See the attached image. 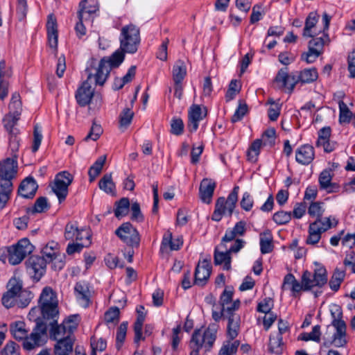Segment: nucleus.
<instances>
[{"label": "nucleus", "mask_w": 355, "mask_h": 355, "mask_svg": "<svg viewBox=\"0 0 355 355\" xmlns=\"http://www.w3.org/2000/svg\"><path fill=\"white\" fill-rule=\"evenodd\" d=\"M35 321V327L29 335L26 324L22 321H17L10 327V333L14 338L23 341L22 347L26 351L42 346L47 336V324L39 318H36Z\"/></svg>", "instance_id": "1"}, {"label": "nucleus", "mask_w": 355, "mask_h": 355, "mask_svg": "<svg viewBox=\"0 0 355 355\" xmlns=\"http://www.w3.org/2000/svg\"><path fill=\"white\" fill-rule=\"evenodd\" d=\"M125 51H116L111 56L104 57L100 61L92 58L85 69L88 79L94 78L95 84L102 86L106 82L111 69L118 67L124 60Z\"/></svg>", "instance_id": "2"}, {"label": "nucleus", "mask_w": 355, "mask_h": 355, "mask_svg": "<svg viewBox=\"0 0 355 355\" xmlns=\"http://www.w3.org/2000/svg\"><path fill=\"white\" fill-rule=\"evenodd\" d=\"M331 315L332 316L331 326H328L327 331L324 334L323 346L329 347L334 346L336 347H342L347 344L346 324L343 320L342 310L340 307L334 304L331 308Z\"/></svg>", "instance_id": "3"}, {"label": "nucleus", "mask_w": 355, "mask_h": 355, "mask_svg": "<svg viewBox=\"0 0 355 355\" xmlns=\"http://www.w3.org/2000/svg\"><path fill=\"white\" fill-rule=\"evenodd\" d=\"M216 333L215 324L209 325L203 333L200 329L195 330L190 341V355H199L200 349L202 347L206 351L209 350L216 339Z\"/></svg>", "instance_id": "4"}, {"label": "nucleus", "mask_w": 355, "mask_h": 355, "mask_svg": "<svg viewBox=\"0 0 355 355\" xmlns=\"http://www.w3.org/2000/svg\"><path fill=\"white\" fill-rule=\"evenodd\" d=\"M39 306L43 319L55 322L56 318H58V300L56 293L51 287L46 286L42 289Z\"/></svg>", "instance_id": "5"}, {"label": "nucleus", "mask_w": 355, "mask_h": 355, "mask_svg": "<svg viewBox=\"0 0 355 355\" xmlns=\"http://www.w3.org/2000/svg\"><path fill=\"white\" fill-rule=\"evenodd\" d=\"M120 49L128 53H135L140 43L139 29L133 24L122 28L120 35Z\"/></svg>", "instance_id": "6"}, {"label": "nucleus", "mask_w": 355, "mask_h": 355, "mask_svg": "<svg viewBox=\"0 0 355 355\" xmlns=\"http://www.w3.org/2000/svg\"><path fill=\"white\" fill-rule=\"evenodd\" d=\"M239 190V187L235 186L227 199L224 197L218 198L215 205V210L211 216L213 220L218 222L221 220L223 215L229 216L232 215L238 200Z\"/></svg>", "instance_id": "7"}, {"label": "nucleus", "mask_w": 355, "mask_h": 355, "mask_svg": "<svg viewBox=\"0 0 355 355\" xmlns=\"http://www.w3.org/2000/svg\"><path fill=\"white\" fill-rule=\"evenodd\" d=\"M338 220L334 217H327L324 220H315L310 223L309 227V235L306 243L308 245H315L321 239L322 233L336 227L338 224Z\"/></svg>", "instance_id": "8"}, {"label": "nucleus", "mask_w": 355, "mask_h": 355, "mask_svg": "<svg viewBox=\"0 0 355 355\" xmlns=\"http://www.w3.org/2000/svg\"><path fill=\"white\" fill-rule=\"evenodd\" d=\"M33 249L34 246L28 239L24 238L19 240L17 244L8 248L9 263L12 265L20 263L27 255L33 251Z\"/></svg>", "instance_id": "9"}, {"label": "nucleus", "mask_w": 355, "mask_h": 355, "mask_svg": "<svg viewBox=\"0 0 355 355\" xmlns=\"http://www.w3.org/2000/svg\"><path fill=\"white\" fill-rule=\"evenodd\" d=\"M73 175L68 171L58 173L55 178L52 190L60 202L64 201L68 195V187L73 182Z\"/></svg>", "instance_id": "10"}, {"label": "nucleus", "mask_w": 355, "mask_h": 355, "mask_svg": "<svg viewBox=\"0 0 355 355\" xmlns=\"http://www.w3.org/2000/svg\"><path fill=\"white\" fill-rule=\"evenodd\" d=\"M302 282L304 291H309L313 287L321 288L327 282V271L322 268L315 270L313 273L305 270L302 275Z\"/></svg>", "instance_id": "11"}, {"label": "nucleus", "mask_w": 355, "mask_h": 355, "mask_svg": "<svg viewBox=\"0 0 355 355\" xmlns=\"http://www.w3.org/2000/svg\"><path fill=\"white\" fill-rule=\"evenodd\" d=\"M115 234L126 245L132 247L139 246L140 242L139 234L131 223H123L116 230Z\"/></svg>", "instance_id": "12"}, {"label": "nucleus", "mask_w": 355, "mask_h": 355, "mask_svg": "<svg viewBox=\"0 0 355 355\" xmlns=\"http://www.w3.org/2000/svg\"><path fill=\"white\" fill-rule=\"evenodd\" d=\"M26 270L31 278L38 282L46 272V264L40 256H31L26 261Z\"/></svg>", "instance_id": "13"}, {"label": "nucleus", "mask_w": 355, "mask_h": 355, "mask_svg": "<svg viewBox=\"0 0 355 355\" xmlns=\"http://www.w3.org/2000/svg\"><path fill=\"white\" fill-rule=\"evenodd\" d=\"M17 159L12 156L0 164V180L12 182L16 178L18 168Z\"/></svg>", "instance_id": "14"}, {"label": "nucleus", "mask_w": 355, "mask_h": 355, "mask_svg": "<svg viewBox=\"0 0 355 355\" xmlns=\"http://www.w3.org/2000/svg\"><path fill=\"white\" fill-rule=\"evenodd\" d=\"M207 116V110L204 107L202 111L200 105H192L188 112V123L187 128L190 132H196L199 126V122Z\"/></svg>", "instance_id": "15"}, {"label": "nucleus", "mask_w": 355, "mask_h": 355, "mask_svg": "<svg viewBox=\"0 0 355 355\" xmlns=\"http://www.w3.org/2000/svg\"><path fill=\"white\" fill-rule=\"evenodd\" d=\"M46 30L49 45L53 49L54 53L56 55L58 41V25L56 18L53 14H50L48 16Z\"/></svg>", "instance_id": "16"}, {"label": "nucleus", "mask_w": 355, "mask_h": 355, "mask_svg": "<svg viewBox=\"0 0 355 355\" xmlns=\"http://www.w3.org/2000/svg\"><path fill=\"white\" fill-rule=\"evenodd\" d=\"M38 185L33 177L26 178L19 184L18 195L24 198L31 199L37 192Z\"/></svg>", "instance_id": "17"}, {"label": "nucleus", "mask_w": 355, "mask_h": 355, "mask_svg": "<svg viewBox=\"0 0 355 355\" xmlns=\"http://www.w3.org/2000/svg\"><path fill=\"white\" fill-rule=\"evenodd\" d=\"M89 79L87 78L84 81L76 93V99L78 105L81 107H85L88 105L94 96V90L89 83Z\"/></svg>", "instance_id": "18"}, {"label": "nucleus", "mask_w": 355, "mask_h": 355, "mask_svg": "<svg viewBox=\"0 0 355 355\" xmlns=\"http://www.w3.org/2000/svg\"><path fill=\"white\" fill-rule=\"evenodd\" d=\"M211 266L209 261L205 259L199 263L196 268L194 274V284L198 286H204L211 274Z\"/></svg>", "instance_id": "19"}, {"label": "nucleus", "mask_w": 355, "mask_h": 355, "mask_svg": "<svg viewBox=\"0 0 355 355\" xmlns=\"http://www.w3.org/2000/svg\"><path fill=\"white\" fill-rule=\"evenodd\" d=\"M275 82L279 85V88H286L289 93H291L298 80L295 76L288 75L287 68L281 69L275 78Z\"/></svg>", "instance_id": "20"}, {"label": "nucleus", "mask_w": 355, "mask_h": 355, "mask_svg": "<svg viewBox=\"0 0 355 355\" xmlns=\"http://www.w3.org/2000/svg\"><path fill=\"white\" fill-rule=\"evenodd\" d=\"M314 158L315 150L311 145H302L295 150V160L300 164L309 165Z\"/></svg>", "instance_id": "21"}, {"label": "nucleus", "mask_w": 355, "mask_h": 355, "mask_svg": "<svg viewBox=\"0 0 355 355\" xmlns=\"http://www.w3.org/2000/svg\"><path fill=\"white\" fill-rule=\"evenodd\" d=\"M58 318H56L55 322L51 320L50 322V338L58 341L61 340H66L67 338H75V336L72 335L69 329L64 327V325H63L62 323L58 324Z\"/></svg>", "instance_id": "22"}, {"label": "nucleus", "mask_w": 355, "mask_h": 355, "mask_svg": "<svg viewBox=\"0 0 355 355\" xmlns=\"http://www.w3.org/2000/svg\"><path fill=\"white\" fill-rule=\"evenodd\" d=\"M78 16L80 19L89 20L99 8L98 0H84L80 3Z\"/></svg>", "instance_id": "23"}, {"label": "nucleus", "mask_w": 355, "mask_h": 355, "mask_svg": "<svg viewBox=\"0 0 355 355\" xmlns=\"http://www.w3.org/2000/svg\"><path fill=\"white\" fill-rule=\"evenodd\" d=\"M246 231V223L241 220L237 222L232 229H227L222 238L220 247L225 248V243L233 241L238 236L244 235Z\"/></svg>", "instance_id": "24"}, {"label": "nucleus", "mask_w": 355, "mask_h": 355, "mask_svg": "<svg viewBox=\"0 0 355 355\" xmlns=\"http://www.w3.org/2000/svg\"><path fill=\"white\" fill-rule=\"evenodd\" d=\"M215 188L216 182L212 180L205 178L202 180L199 188V193L203 202L209 204L211 202Z\"/></svg>", "instance_id": "25"}, {"label": "nucleus", "mask_w": 355, "mask_h": 355, "mask_svg": "<svg viewBox=\"0 0 355 355\" xmlns=\"http://www.w3.org/2000/svg\"><path fill=\"white\" fill-rule=\"evenodd\" d=\"M332 173L330 170L322 171L319 175V184L321 189L326 190L328 193L337 192L339 190L338 184L331 182Z\"/></svg>", "instance_id": "26"}, {"label": "nucleus", "mask_w": 355, "mask_h": 355, "mask_svg": "<svg viewBox=\"0 0 355 355\" xmlns=\"http://www.w3.org/2000/svg\"><path fill=\"white\" fill-rule=\"evenodd\" d=\"M214 264L216 266L223 264V270H229L231 268L230 253L227 250L226 247L220 248L219 245L218 247L216 248L214 251Z\"/></svg>", "instance_id": "27"}, {"label": "nucleus", "mask_w": 355, "mask_h": 355, "mask_svg": "<svg viewBox=\"0 0 355 355\" xmlns=\"http://www.w3.org/2000/svg\"><path fill=\"white\" fill-rule=\"evenodd\" d=\"M286 349V343L283 341V337L270 334L268 343V351L275 355H282Z\"/></svg>", "instance_id": "28"}, {"label": "nucleus", "mask_w": 355, "mask_h": 355, "mask_svg": "<svg viewBox=\"0 0 355 355\" xmlns=\"http://www.w3.org/2000/svg\"><path fill=\"white\" fill-rule=\"evenodd\" d=\"M75 293L77 299L80 301L82 306L87 307L90 302V291L88 284L85 282L76 283L75 286Z\"/></svg>", "instance_id": "29"}, {"label": "nucleus", "mask_w": 355, "mask_h": 355, "mask_svg": "<svg viewBox=\"0 0 355 355\" xmlns=\"http://www.w3.org/2000/svg\"><path fill=\"white\" fill-rule=\"evenodd\" d=\"M13 183L8 180H0V210L6 207L10 200L12 191Z\"/></svg>", "instance_id": "30"}, {"label": "nucleus", "mask_w": 355, "mask_h": 355, "mask_svg": "<svg viewBox=\"0 0 355 355\" xmlns=\"http://www.w3.org/2000/svg\"><path fill=\"white\" fill-rule=\"evenodd\" d=\"M319 19V15L315 12L309 14L305 20V26L303 29V36L305 37H313L318 33L314 30Z\"/></svg>", "instance_id": "31"}, {"label": "nucleus", "mask_w": 355, "mask_h": 355, "mask_svg": "<svg viewBox=\"0 0 355 355\" xmlns=\"http://www.w3.org/2000/svg\"><path fill=\"white\" fill-rule=\"evenodd\" d=\"M75 340L73 338L58 340L53 348L54 355H69L73 351Z\"/></svg>", "instance_id": "32"}, {"label": "nucleus", "mask_w": 355, "mask_h": 355, "mask_svg": "<svg viewBox=\"0 0 355 355\" xmlns=\"http://www.w3.org/2000/svg\"><path fill=\"white\" fill-rule=\"evenodd\" d=\"M227 319V336L229 339L234 340L237 337L240 330L241 318L239 315H232Z\"/></svg>", "instance_id": "33"}, {"label": "nucleus", "mask_w": 355, "mask_h": 355, "mask_svg": "<svg viewBox=\"0 0 355 355\" xmlns=\"http://www.w3.org/2000/svg\"><path fill=\"white\" fill-rule=\"evenodd\" d=\"M8 146L9 149L11 152V155L15 158H17L18 155L17 153L18 152L19 145H20V130L19 129H14L10 132H8Z\"/></svg>", "instance_id": "34"}, {"label": "nucleus", "mask_w": 355, "mask_h": 355, "mask_svg": "<svg viewBox=\"0 0 355 355\" xmlns=\"http://www.w3.org/2000/svg\"><path fill=\"white\" fill-rule=\"evenodd\" d=\"M187 75V67L184 61L177 60L172 69V76L174 83H182Z\"/></svg>", "instance_id": "35"}, {"label": "nucleus", "mask_w": 355, "mask_h": 355, "mask_svg": "<svg viewBox=\"0 0 355 355\" xmlns=\"http://www.w3.org/2000/svg\"><path fill=\"white\" fill-rule=\"evenodd\" d=\"M330 43L328 33H323L322 37H313L309 42V49L322 53L323 46Z\"/></svg>", "instance_id": "36"}, {"label": "nucleus", "mask_w": 355, "mask_h": 355, "mask_svg": "<svg viewBox=\"0 0 355 355\" xmlns=\"http://www.w3.org/2000/svg\"><path fill=\"white\" fill-rule=\"evenodd\" d=\"M272 236L270 231H266L260 234V250L262 254H268L272 251Z\"/></svg>", "instance_id": "37"}, {"label": "nucleus", "mask_w": 355, "mask_h": 355, "mask_svg": "<svg viewBox=\"0 0 355 355\" xmlns=\"http://www.w3.org/2000/svg\"><path fill=\"white\" fill-rule=\"evenodd\" d=\"M99 188L107 194H114L115 184L112 181V173H106L99 180Z\"/></svg>", "instance_id": "38"}, {"label": "nucleus", "mask_w": 355, "mask_h": 355, "mask_svg": "<svg viewBox=\"0 0 355 355\" xmlns=\"http://www.w3.org/2000/svg\"><path fill=\"white\" fill-rule=\"evenodd\" d=\"M240 342L238 340H227L219 350L218 355H234L237 352Z\"/></svg>", "instance_id": "39"}, {"label": "nucleus", "mask_w": 355, "mask_h": 355, "mask_svg": "<svg viewBox=\"0 0 355 355\" xmlns=\"http://www.w3.org/2000/svg\"><path fill=\"white\" fill-rule=\"evenodd\" d=\"M119 309L116 306L111 307L105 313L104 320L109 328H113L119 322Z\"/></svg>", "instance_id": "40"}, {"label": "nucleus", "mask_w": 355, "mask_h": 355, "mask_svg": "<svg viewBox=\"0 0 355 355\" xmlns=\"http://www.w3.org/2000/svg\"><path fill=\"white\" fill-rule=\"evenodd\" d=\"M182 245V241L180 239L173 240L172 233L168 231L163 236L161 248L169 247L171 250H178Z\"/></svg>", "instance_id": "41"}, {"label": "nucleus", "mask_w": 355, "mask_h": 355, "mask_svg": "<svg viewBox=\"0 0 355 355\" xmlns=\"http://www.w3.org/2000/svg\"><path fill=\"white\" fill-rule=\"evenodd\" d=\"M9 112L13 115L20 116L22 111V105L20 95L17 92H15L12 95L10 102L8 105Z\"/></svg>", "instance_id": "42"}, {"label": "nucleus", "mask_w": 355, "mask_h": 355, "mask_svg": "<svg viewBox=\"0 0 355 355\" xmlns=\"http://www.w3.org/2000/svg\"><path fill=\"white\" fill-rule=\"evenodd\" d=\"M318 77V71L315 68L305 69L302 70L298 76L297 80L302 83H310L317 80Z\"/></svg>", "instance_id": "43"}, {"label": "nucleus", "mask_w": 355, "mask_h": 355, "mask_svg": "<svg viewBox=\"0 0 355 355\" xmlns=\"http://www.w3.org/2000/svg\"><path fill=\"white\" fill-rule=\"evenodd\" d=\"M106 157L101 156L94 163V164L89 168L88 175L89 177V181L93 182L95 178L100 174L103 166L105 162Z\"/></svg>", "instance_id": "44"}, {"label": "nucleus", "mask_w": 355, "mask_h": 355, "mask_svg": "<svg viewBox=\"0 0 355 355\" xmlns=\"http://www.w3.org/2000/svg\"><path fill=\"white\" fill-rule=\"evenodd\" d=\"M339 107V122L340 124L349 123L353 116L352 112L349 110L347 104L343 101H340L338 103Z\"/></svg>", "instance_id": "45"}, {"label": "nucleus", "mask_w": 355, "mask_h": 355, "mask_svg": "<svg viewBox=\"0 0 355 355\" xmlns=\"http://www.w3.org/2000/svg\"><path fill=\"white\" fill-rule=\"evenodd\" d=\"M22 287V281L19 277L14 276L10 279L7 284V291L18 297L24 291Z\"/></svg>", "instance_id": "46"}, {"label": "nucleus", "mask_w": 355, "mask_h": 355, "mask_svg": "<svg viewBox=\"0 0 355 355\" xmlns=\"http://www.w3.org/2000/svg\"><path fill=\"white\" fill-rule=\"evenodd\" d=\"M324 212V203L322 202H312L308 208L309 215L316 218V220H322V216Z\"/></svg>", "instance_id": "47"}, {"label": "nucleus", "mask_w": 355, "mask_h": 355, "mask_svg": "<svg viewBox=\"0 0 355 355\" xmlns=\"http://www.w3.org/2000/svg\"><path fill=\"white\" fill-rule=\"evenodd\" d=\"M116 208L114 209V215L119 218L125 216L130 208V202L128 198H123L115 203Z\"/></svg>", "instance_id": "48"}, {"label": "nucleus", "mask_w": 355, "mask_h": 355, "mask_svg": "<svg viewBox=\"0 0 355 355\" xmlns=\"http://www.w3.org/2000/svg\"><path fill=\"white\" fill-rule=\"evenodd\" d=\"M20 116L13 115L11 113L6 114L3 118V124L7 132H10L14 129H19L17 127Z\"/></svg>", "instance_id": "49"}, {"label": "nucleus", "mask_w": 355, "mask_h": 355, "mask_svg": "<svg viewBox=\"0 0 355 355\" xmlns=\"http://www.w3.org/2000/svg\"><path fill=\"white\" fill-rule=\"evenodd\" d=\"M320 325H315L312 328V331L309 333H302L300 335L298 339L304 340V341H309V340H313L317 343H319L320 341Z\"/></svg>", "instance_id": "50"}, {"label": "nucleus", "mask_w": 355, "mask_h": 355, "mask_svg": "<svg viewBox=\"0 0 355 355\" xmlns=\"http://www.w3.org/2000/svg\"><path fill=\"white\" fill-rule=\"evenodd\" d=\"M49 207V205L48 204L47 198L46 197H40L35 200L34 206L32 208L27 209L26 212L27 214L42 213Z\"/></svg>", "instance_id": "51"}, {"label": "nucleus", "mask_w": 355, "mask_h": 355, "mask_svg": "<svg viewBox=\"0 0 355 355\" xmlns=\"http://www.w3.org/2000/svg\"><path fill=\"white\" fill-rule=\"evenodd\" d=\"M345 275V271L336 269L329 283L331 290L337 291L339 289Z\"/></svg>", "instance_id": "52"}, {"label": "nucleus", "mask_w": 355, "mask_h": 355, "mask_svg": "<svg viewBox=\"0 0 355 355\" xmlns=\"http://www.w3.org/2000/svg\"><path fill=\"white\" fill-rule=\"evenodd\" d=\"M146 315H137V320L134 324V331H135V339L134 341L135 343L139 344V342L141 339H144L142 338V327L144 324V322L145 320Z\"/></svg>", "instance_id": "53"}, {"label": "nucleus", "mask_w": 355, "mask_h": 355, "mask_svg": "<svg viewBox=\"0 0 355 355\" xmlns=\"http://www.w3.org/2000/svg\"><path fill=\"white\" fill-rule=\"evenodd\" d=\"M80 321V315L78 314H74L69 315L62 322V324L64 325V327L68 329L71 334L73 335V332L77 329Z\"/></svg>", "instance_id": "54"}, {"label": "nucleus", "mask_w": 355, "mask_h": 355, "mask_svg": "<svg viewBox=\"0 0 355 355\" xmlns=\"http://www.w3.org/2000/svg\"><path fill=\"white\" fill-rule=\"evenodd\" d=\"M134 112L130 108H124L119 115V123L121 127L126 128L131 123Z\"/></svg>", "instance_id": "55"}, {"label": "nucleus", "mask_w": 355, "mask_h": 355, "mask_svg": "<svg viewBox=\"0 0 355 355\" xmlns=\"http://www.w3.org/2000/svg\"><path fill=\"white\" fill-rule=\"evenodd\" d=\"M292 214L291 211H279L273 214L272 220L277 225H285L291 220Z\"/></svg>", "instance_id": "56"}, {"label": "nucleus", "mask_w": 355, "mask_h": 355, "mask_svg": "<svg viewBox=\"0 0 355 355\" xmlns=\"http://www.w3.org/2000/svg\"><path fill=\"white\" fill-rule=\"evenodd\" d=\"M127 329L128 322H123L117 329L116 337V347L118 349H119L121 347L125 339Z\"/></svg>", "instance_id": "57"}, {"label": "nucleus", "mask_w": 355, "mask_h": 355, "mask_svg": "<svg viewBox=\"0 0 355 355\" xmlns=\"http://www.w3.org/2000/svg\"><path fill=\"white\" fill-rule=\"evenodd\" d=\"M91 244V241L85 240V242L82 243H70L67 247V253L69 255L73 254L76 252H80L83 248L89 247Z\"/></svg>", "instance_id": "58"}, {"label": "nucleus", "mask_w": 355, "mask_h": 355, "mask_svg": "<svg viewBox=\"0 0 355 355\" xmlns=\"http://www.w3.org/2000/svg\"><path fill=\"white\" fill-rule=\"evenodd\" d=\"M79 231L76 223H68L65 226L64 237L67 240H76V235Z\"/></svg>", "instance_id": "59"}, {"label": "nucleus", "mask_w": 355, "mask_h": 355, "mask_svg": "<svg viewBox=\"0 0 355 355\" xmlns=\"http://www.w3.org/2000/svg\"><path fill=\"white\" fill-rule=\"evenodd\" d=\"M28 12L26 0H17L16 15L19 21H24Z\"/></svg>", "instance_id": "60"}, {"label": "nucleus", "mask_w": 355, "mask_h": 355, "mask_svg": "<svg viewBox=\"0 0 355 355\" xmlns=\"http://www.w3.org/2000/svg\"><path fill=\"white\" fill-rule=\"evenodd\" d=\"M261 145L262 141L261 139H256L253 141L248 152V157L250 160L255 161L257 159V157L259 154Z\"/></svg>", "instance_id": "61"}, {"label": "nucleus", "mask_w": 355, "mask_h": 355, "mask_svg": "<svg viewBox=\"0 0 355 355\" xmlns=\"http://www.w3.org/2000/svg\"><path fill=\"white\" fill-rule=\"evenodd\" d=\"M1 355H20L19 346L14 341H8L1 352Z\"/></svg>", "instance_id": "62"}, {"label": "nucleus", "mask_w": 355, "mask_h": 355, "mask_svg": "<svg viewBox=\"0 0 355 355\" xmlns=\"http://www.w3.org/2000/svg\"><path fill=\"white\" fill-rule=\"evenodd\" d=\"M184 123L180 118H173L171 121V132L175 135H181L184 132Z\"/></svg>", "instance_id": "63"}, {"label": "nucleus", "mask_w": 355, "mask_h": 355, "mask_svg": "<svg viewBox=\"0 0 355 355\" xmlns=\"http://www.w3.org/2000/svg\"><path fill=\"white\" fill-rule=\"evenodd\" d=\"M240 305V300H236L230 302L229 305L222 306V310L225 313V318H230V315H238L237 313H236V311H237L239 309Z\"/></svg>", "instance_id": "64"}]
</instances>
